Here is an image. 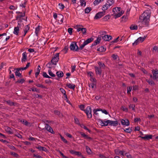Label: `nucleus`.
<instances>
[{"label":"nucleus","mask_w":158,"mask_h":158,"mask_svg":"<svg viewBox=\"0 0 158 158\" xmlns=\"http://www.w3.org/2000/svg\"><path fill=\"white\" fill-rule=\"evenodd\" d=\"M101 40V37H98L97 39L94 41V42L92 44V46H95L97 44H98L100 42Z\"/></svg>","instance_id":"16"},{"label":"nucleus","mask_w":158,"mask_h":158,"mask_svg":"<svg viewBox=\"0 0 158 158\" xmlns=\"http://www.w3.org/2000/svg\"><path fill=\"white\" fill-rule=\"evenodd\" d=\"M37 149H39L40 151H43L45 152H46L47 150L45 147H42L41 146H38V147H36Z\"/></svg>","instance_id":"22"},{"label":"nucleus","mask_w":158,"mask_h":158,"mask_svg":"<svg viewBox=\"0 0 158 158\" xmlns=\"http://www.w3.org/2000/svg\"><path fill=\"white\" fill-rule=\"evenodd\" d=\"M70 48L71 50L77 51H78V47L76 43H72L70 44Z\"/></svg>","instance_id":"8"},{"label":"nucleus","mask_w":158,"mask_h":158,"mask_svg":"<svg viewBox=\"0 0 158 158\" xmlns=\"http://www.w3.org/2000/svg\"><path fill=\"white\" fill-rule=\"evenodd\" d=\"M93 40V39L92 38H89L87 39L85 41L84 43L85 44V45H86L88 44L91 43Z\"/></svg>","instance_id":"24"},{"label":"nucleus","mask_w":158,"mask_h":158,"mask_svg":"<svg viewBox=\"0 0 158 158\" xmlns=\"http://www.w3.org/2000/svg\"><path fill=\"white\" fill-rule=\"evenodd\" d=\"M17 13H18L19 14L16 16V20H18V25L20 26V25H23V24L22 23V22L23 20H25V19L24 17L25 16V14L24 13H22L19 12H17Z\"/></svg>","instance_id":"3"},{"label":"nucleus","mask_w":158,"mask_h":158,"mask_svg":"<svg viewBox=\"0 0 158 158\" xmlns=\"http://www.w3.org/2000/svg\"><path fill=\"white\" fill-rule=\"evenodd\" d=\"M88 75L90 77L93 76V73L91 72H87Z\"/></svg>","instance_id":"52"},{"label":"nucleus","mask_w":158,"mask_h":158,"mask_svg":"<svg viewBox=\"0 0 158 158\" xmlns=\"http://www.w3.org/2000/svg\"><path fill=\"white\" fill-rule=\"evenodd\" d=\"M113 15L115 17V19L120 17L124 13V11L121 10V8L120 7H115L113 10Z\"/></svg>","instance_id":"2"},{"label":"nucleus","mask_w":158,"mask_h":158,"mask_svg":"<svg viewBox=\"0 0 158 158\" xmlns=\"http://www.w3.org/2000/svg\"><path fill=\"white\" fill-rule=\"evenodd\" d=\"M146 37L145 36L143 37H140L138 38V40H139L140 43H142L145 40Z\"/></svg>","instance_id":"31"},{"label":"nucleus","mask_w":158,"mask_h":158,"mask_svg":"<svg viewBox=\"0 0 158 158\" xmlns=\"http://www.w3.org/2000/svg\"><path fill=\"white\" fill-rule=\"evenodd\" d=\"M151 15V12L150 10H147L144 11L139 16V21L143 24H148L149 22Z\"/></svg>","instance_id":"1"},{"label":"nucleus","mask_w":158,"mask_h":158,"mask_svg":"<svg viewBox=\"0 0 158 158\" xmlns=\"http://www.w3.org/2000/svg\"><path fill=\"white\" fill-rule=\"evenodd\" d=\"M139 43H140V42H139V40H138V39H137L133 43L132 45H136Z\"/></svg>","instance_id":"42"},{"label":"nucleus","mask_w":158,"mask_h":158,"mask_svg":"<svg viewBox=\"0 0 158 158\" xmlns=\"http://www.w3.org/2000/svg\"><path fill=\"white\" fill-rule=\"evenodd\" d=\"M121 123L123 125L125 126H128L130 124L129 121L126 118L122 120Z\"/></svg>","instance_id":"11"},{"label":"nucleus","mask_w":158,"mask_h":158,"mask_svg":"<svg viewBox=\"0 0 158 158\" xmlns=\"http://www.w3.org/2000/svg\"><path fill=\"white\" fill-rule=\"evenodd\" d=\"M9 147L10 149L12 150L16 151V148L12 145H9Z\"/></svg>","instance_id":"55"},{"label":"nucleus","mask_w":158,"mask_h":158,"mask_svg":"<svg viewBox=\"0 0 158 158\" xmlns=\"http://www.w3.org/2000/svg\"><path fill=\"white\" fill-rule=\"evenodd\" d=\"M60 90L61 93H62L63 94L66 93L65 91L63 89L60 88Z\"/></svg>","instance_id":"60"},{"label":"nucleus","mask_w":158,"mask_h":158,"mask_svg":"<svg viewBox=\"0 0 158 158\" xmlns=\"http://www.w3.org/2000/svg\"><path fill=\"white\" fill-rule=\"evenodd\" d=\"M46 129L49 132L53 133H54L53 131L52 127L46 124L45 126Z\"/></svg>","instance_id":"20"},{"label":"nucleus","mask_w":158,"mask_h":158,"mask_svg":"<svg viewBox=\"0 0 158 158\" xmlns=\"http://www.w3.org/2000/svg\"><path fill=\"white\" fill-rule=\"evenodd\" d=\"M96 73L97 74L100 75L102 73V70L101 68L95 67Z\"/></svg>","instance_id":"17"},{"label":"nucleus","mask_w":158,"mask_h":158,"mask_svg":"<svg viewBox=\"0 0 158 158\" xmlns=\"http://www.w3.org/2000/svg\"><path fill=\"white\" fill-rule=\"evenodd\" d=\"M64 19V16L61 14H58V20L61 22H63V19Z\"/></svg>","instance_id":"23"},{"label":"nucleus","mask_w":158,"mask_h":158,"mask_svg":"<svg viewBox=\"0 0 158 158\" xmlns=\"http://www.w3.org/2000/svg\"><path fill=\"white\" fill-rule=\"evenodd\" d=\"M101 111H102V113L105 114H109L108 112L105 110H102L100 109Z\"/></svg>","instance_id":"49"},{"label":"nucleus","mask_w":158,"mask_h":158,"mask_svg":"<svg viewBox=\"0 0 158 158\" xmlns=\"http://www.w3.org/2000/svg\"><path fill=\"white\" fill-rule=\"evenodd\" d=\"M114 1L113 0H108L106 3L102 7V10L103 11L107 10L114 3Z\"/></svg>","instance_id":"4"},{"label":"nucleus","mask_w":158,"mask_h":158,"mask_svg":"<svg viewBox=\"0 0 158 158\" xmlns=\"http://www.w3.org/2000/svg\"><path fill=\"white\" fill-rule=\"evenodd\" d=\"M80 5L81 6H85L86 5V2L85 0H80Z\"/></svg>","instance_id":"29"},{"label":"nucleus","mask_w":158,"mask_h":158,"mask_svg":"<svg viewBox=\"0 0 158 158\" xmlns=\"http://www.w3.org/2000/svg\"><path fill=\"white\" fill-rule=\"evenodd\" d=\"M109 120L104 119L102 120L101 119H99L98 120V123L102 126H107L109 124Z\"/></svg>","instance_id":"6"},{"label":"nucleus","mask_w":158,"mask_h":158,"mask_svg":"<svg viewBox=\"0 0 158 158\" xmlns=\"http://www.w3.org/2000/svg\"><path fill=\"white\" fill-rule=\"evenodd\" d=\"M95 83H92L89 85V86L90 88H91L92 89L94 88L95 86Z\"/></svg>","instance_id":"39"},{"label":"nucleus","mask_w":158,"mask_h":158,"mask_svg":"<svg viewBox=\"0 0 158 158\" xmlns=\"http://www.w3.org/2000/svg\"><path fill=\"white\" fill-rule=\"evenodd\" d=\"M60 154L62 156V157L64 158H68V157L65 156L60 151H58Z\"/></svg>","instance_id":"62"},{"label":"nucleus","mask_w":158,"mask_h":158,"mask_svg":"<svg viewBox=\"0 0 158 158\" xmlns=\"http://www.w3.org/2000/svg\"><path fill=\"white\" fill-rule=\"evenodd\" d=\"M121 109L124 111L127 112L128 111V109L124 106H122Z\"/></svg>","instance_id":"50"},{"label":"nucleus","mask_w":158,"mask_h":158,"mask_svg":"<svg viewBox=\"0 0 158 158\" xmlns=\"http://www.w3.org/2000/svg\"><path fill=\"white\" fill-rule=\"evenodd\" d=\"M10 154L14 156H15V157H18V155L16 153H15L14 152H10Z\"/></svg>","instance_id":"51"},{"label":"nucleus","mask_w":158,"mask_h":158,"mask_svg":"<svg viewBox=\"0 0 158 158\" xmlns=\"http://www.w3.org/2000/svg\"><path fill=\"white\" fill-rule=\"evenodd\" d=\"M153 74V79L154 80H157L158 78V71L157 69L153 70L152 71Z\"/></svg>","instance_id":"10"},{"label":"nucleus","mask_w":158,"mask_h":158,"mask_svg":"<svg viewBox=\"0 0 158 158\" xmlns=\"http://www.w3.org/2000/svg\"><path fill=\"white\" fill-rule=\"evenodd\" d=\"M106 49L103 47H101L98 48V50L101 52H104Z\"/></svg>","instance_id":"37"},{"label":"nucleus","mask_w":158,"mask_h":158,"mask_svg":"<svg viewBox=\"0 0 158 158\" xmlns=\"http://www.w3.org/2000/svg\"><path fill=\"white\" fill-rule=\"evenodd\" d=\"M130 28L131 30H135L137 29L138 27L137 25L132 24L130 26Z\"/></svg>","instance_id":"28"},{"label":"nucleus","mask_w":158,"mask_h":158,"mask_svg":"<svg viewBox=\"0 0 158 158\" xmlns=\"http://www.w3.org/2000/svg\"><path fill=\"white\" fill-rule=\"evenodd\" d=\"M60 137L62 140L65 143H67V141L64 138V137L62 136L61 135H60Z\"/></svg>","instance_id":"48"},{"label":"nucleus","mask_w":158,"mask_h":158,"mask_svg":"<svg viewBox=\"0 0 158 158\" xmlns=\"http://www.w3.org/2000/svg\"><path fill=\"white\" fill-rule=\"evenodd\" d=\"M152 136L151 135H145L141 137V138L144 139L149 140L152 139Z\"/></svg>","instance_id":"15"},{"label":"nucleus","mask_w":158,"mask_h":158,"mask_svg":"<svg viewBox=\"0 0 158 158\" xmlns=\"http://www.w3.org/2000/svg\"><path fill=\"white\" fill-rule=\"evenodd\" d=\"M67 86L69 88L74 89L75 88V85L74 84L71 83H68L67 84Z\"/></svg>","instance_id":"27"},{"label":"nucleus","mask_w":158,"mask_h":158,"mask_svg":"<svg viewBox=\"0 0 158 158\" xmlns=\"http://www.w3.org/2000/svg\"><path fill=\"white\" fill-rule=\"evenodd\" d=\"M135 106L133 104H130L129 106V108L135 111Z\"/></svg>","instance_id":"40"},{"label":"nucleus","mask_w":158,"mask_h":158,"mask_svg":"<svg viewBox=\"0 0 158 158\" xmlns=\"http://www.w3.org/2000/svg\"><path fill=\"white\" fill-rule=\"evenodd\" d=\"M146 81L148 83V84L151 85H153L155 84L154 81L151 80H147Z\"/></svg>","instance_id":"30"},{"label":"nucleus","mask_w":158,"mask_h":158,"mask_svg":"<svg viewBox=\"0 0 158 158\" xmlns=\"http://www.w3.org/2000/svg\"><path fill=\"white\" fill-rule=\"evenodd\" d=\"M90 81L92 83H95L96 81L95 79L93 78V77H90Z\"/></svg>","instance_id":"57"},{"label":"nucleus","mask_w":158,"mask_h":158,"mask_svg":"<svg viewBox=\"0 0 158 158\" xmlns=\"http://www.w3.org/2000/svg\"><path fill=\"white\" fill-rule=\"evenodd\" d=\"M24 81H25V80L23 79L22 78V79H21L17 81L16 82L22 84L23 83Z\"/></svg>","instance_id":"43"},{"label":"nucleus","mask_w":158,"mask_h":158,"mask_svg":"<svg viewBox=\"0 0 158 158\" xmlns=\"http://www.w3.org/2000/svg\"><path fill=\"white\" fill-rule=\"evenodd\" d=\"M59 53H57L54 56L51 60V63L52 64L56 65L59 59Z\"/></svg>","instance_id":"5"},{"label":"nucleus","mask_w":158,"mask_h":158,"mask_svg":"<svg viewBox=\"0 0 158 158\" xmlns=\"http://www.w3.org/2000/svg\"><path fill=\"white\" fill-rule=\"evenodd\" d=\"M124 131L127 133H130L131 132V129L130 128H126L124 130Z\"/></svg>","instance_id":"47"},{"label":"nucleus","mask_w":158,"mask_h":158,"mask_svg":"<svg viewBox=\"0 0 158 158\" xmlns=\"http://www.w3.org/2000/svg\"><path fill=\"white\" fill-rule=\"evenodd\" d=\"M21 122H22L23 124L26 125L27 126L28 125V123L25 120H23L22 121H21Z\"/></svg>","instance_id":"53"},{"label":"nucleus","mask_w":158,"mask_h":158,"mask_svg":"<svg viewBox=\"0 0 158 158\" xmlns=\"http://www.w3.org/2000/svg\"><path fill=\"white\" fill-rule=\"evenodd\" d=\"M57 76L59 77H61L63 76V73L62 72L59 71L56 73Z\"/></svg>","instance_id":"26"},{"label":"nucleus","mask_w":158,"mask_h":158,"mask_svg":"<svg viewBox=\"0 0 158 158\" xmlns=\"http://www.w3.org/2000/svg\"><path fill=\"white\" fill-rule=\"evenodd\" d=\"M86 150L88 154H90L91 153V151L90 148L87 146L86 147Z\"/></svg>","instance_id":"34"},{"label":"nucleus","mask_w":158,"mask_h":158,"mask_svg":"<svg viewBox=\"0 0 158 158\" xmlns=\"http://www.w3.org/2000/svg\"><path fill=\"white\" fill-rule=\"evenodd\" d=\"M112 57L114 60H115L117 58L118 56L117 55L114 54L112 55Z\"/></svg>","instance_id":"58"},{"label":"nucleus","mask_w":158,"mask_h":158,"mask_svg":"<svg viewBox=\"0 0 158 158\" xmlns=\"http://www.w3.org/2000/svg\"><path fill=\"white\" fill-rule=\"evenodd\" d=\"M102 39L105 41H109L112 39V37L109 35H105L102 36Z\"/></svg>","instance_id":"13"},{"label":"nucleus","mask_w":158,"mask_h":158,"mask_svg":"<svg viewBox=\"0 0 158 158\" xmlns=\"http://www.w3.org/2000/svg\"><path fill=\"white\" fill-rule=\"evenodd\" d=\"M23 25H20V26H19L18 24V26L17 27H15L14 28V30L13 31V33L15 35H18L19 31V28L23 26Z\"/></svg>","instance_id":"12"},{"label":"nucleus","mask_w":158,"mask_h":158,"mask_svg":"<svg viewBox=\"0 0 158 158\" xmlns=\"http://www.w3.org/2000/svg\"><path fill=\"white\" fill-rule=\"evenodd\" d=\"M109 124L111 126H116L118 125V122L117 121H111L109 120Z\"/></svg>","instance_id":"14"},{"label":"nucleus","mask_w":158,"mask_h":158,"mask_svg":"<svg viewBox=\"0 0 158 158\" xmlns=\"http://www.w3.org/2000/svg\"><path fill=\"white\" fill-rule=\"evenodd\" d=\"M41 28V27H40V26L39 25H38L37 27L35 28V33L36 34V36H38V34L40 31Z\"/></svg>","instance_id":"21"},{"label":"nucleus","mask_w":158,"mask_h":158,"mask_svg":"<svg viewBox=\"0 0 158 158\" xmlns=\"http://www.w3.org/2000/svg\"><path fill=\"white\" fill-rule=\"evenodd\" d=\"M27 56L26 52H23L22 54V58L21 60L22 62H25L27 60Z\"/></svg>","instance_id":"18"},{"label":"nucleus","mask_w":158,"mask_h":158,"mask_svg":"<svg viewBox=\"0 0 158 158\" xmlns=\"http://www.w3.org/2000/svg\"><path fill=\"white\" fill-rule=\"evenodd\" d=\"M105 11L100 12L97 13L94 17V19H98L105 15Z\"/></svg>","instance_id":"9"},{"label":"nucleus","mask_w":158,"mask_h":158,"mask_svg":"<svg viewBox=\"0 0 158 158\" xmlns=\"http://www.w3.org/2000/svg\"><path fill=\"white\" fill-rule=\"evenodd\" d=\"M91 10L90 8L87 7L85 10V13H89Z\"/></svg>","instance_id":"35"},{"label":"nucleus","mask_w":158,"mask_h":158,"mask_svg":"<svg viewBox=\"0 0 158 158\" xmlns=\"http://www.w3.org/2000/svg\"><path fill=\"white\" fill-rule=\"evenodd\" d=\"M73 30V28H69L68 29V31L69 34L70 35H71L72 34Z\"/></svg>","instance_id":"45"},{"label":"nucleus","mask_w":158,"mask_h":158,"mask_svg":"<svg viewBox=\"0 0 158 158\" xmlns=\"http://www.w3.org/2000/svg\"><path fill=\"white\" fill-rule=\"evenodd\" d=\"M29 27L28 25H26L24 27V36L26 33H27V31L29 30Z\"/></svg>","instance_id":"25"},{"label":"nucleus","mask_w":158,"mask_h":158,"mask_svg":"<svg viewBox=\"0 0 158 158\" xmlns=\"http://www.w3.org/2000/svg\"><path fill=\"white\" fill-rule=\"evenodd\" d=\"M125 155L127 158H132L131 155L128 153H126Z\"/></svg>","instance_id":"64"},{"label":"nucleus","mask_w":158,"mask_h":158,"mask_svg":"<svg viewBox=\"0 0 158 158\" xmlns=\"http://www.w3.org/2000/svg\"><path fill=\"white\" fill-rule=\"evenodd\" d=\"M48 72L49 74L52 77H54L55 76V75L51 71L50 69L48 70Z\"/></svg>","instance_id":"32"},{"label":"nucleus","mask_w":158,"mask_h":158,"mask_svg":"<svg viewBox=\"0 0 158 158\" xmlns=\"http://www.w3.org/2000/svg\"><path fill=\"white\" fill-rule=\"evenodd\" d=\"M15 75L18 77H20L21 76V74L19 73V69H17V71L15 72Z\"/></svg>","instance_id":"44"},{"label":"nucleus","mask_w":158,"mask_h":158,"mask_svg":"<svg viewBox=\"0 0 158 158\" xmlns=\"http://www.w3.org/2000/svg\"><path fill=\"white\" fill-rule=\"evenodd\" d=\"M4 129L5 131L8 134H11L12 133V130L8 127H5Z\"/></svg>","instance_id":"19"},{"label":"nucleus","mask_w":158,"mask_h":158,"mask_svg":"<svg viewBox=\"0 0 158 158\" xmlns=\"http://www.w3.org/2000/svg\"><path fill=\"white\" fill-rule=\"evenodd\" d=\"M58 5L60 9H63L64 7V6L62 3H59Z\"/></svg>","instance_id":"46"},{"label":"nucleus","mask_w":158,"mask_h":158,"mask_svg":"<svg viewBox=\"0 0 158 158\" xmlns=\"http://www.w3.org/2000/svg\"><path fill=\"white\" fill-rule=\"evenodd\" d=\"M36 85L39 87H41L42 88L47 89V87L41 84H38Z\"/></svg>","instance_id":"36"},{"label":"nucleus","mask_w":158,"mask_h":158,"mask_svg":"<svg viewBox=\"0 0 158 158\" xmlns=\"http://www.w3.org/2000/svg\"><path fill=\"white\" fill-rule=\"evenodd\" d=\"M98 64L100 66V68H104L105 67V65L103 63H102L100 62H98Z\"/></svg>","instance_id":"38"},{"label":"nucleus","mask_w":158,"mask_h":158,"mask_svg":"<svg viewBox=\"0 0 158 158\" xmlns=\"http://www.w3.org/2000/svg\"><path fill=\"white\" fill-rule=\"evenodd\" d=\"M74 155H77L79 156H81V152H79L76 151Z\"/></svg>","instance_id":"61"},{"label":"nucleus","mask_w":158,"mask_h":158,"mask_svg":"<svg viewBox=\"0 0 158 158\" xmlns=\"http://www.w3.org/2000/svg\"><path fill=\"white\" fill-rule=\"evenodd\" d=\"M81 31L83 34H85L86 32V29L85 28H82Z\"/></svg>","instance_id":"59"},{"label":"nucleus","mask_w":158,"mask_h":158,"mask_svg":"<svg viewBox=\"0 0 158 158\" xmlns=\"http://www.w3.org/2000/svg\"><path fill=\"white\" fill-rule=\"evenodd\" d=\"M85 45H85V44L83 42V44L80 46V48L81 49H82Z\"/></svg>","instance_id":"63"},{"label":"nucleus","mask_w":158,"mask_h":158,"mask_svg":"<svg viewBox=\"0 0 158 158\" xmlns=\"http://www.w3.org/2000/svg\"><path fill=\"white\" fill-rule=\"evenodd\" d=\"M99 3L98 0H95L93 2L94 5L95 6L98 5Z\"/></svg>","instance_id":"56"},{"label":"nucleus","mask_w":158,"mask_h":158,"mask_svg":"<svg viewBox=\"0 0 158 158\" xmlns=\"http://www.w3.org/2000/svg\"><path fill=\"white\" fill-rule=\"evenodd\" d=\"M85 111L88 118H91L92 117V110L90 107L88 106L85 110Z\"/></svg>","instance_id":"7"},{"label":"nucleus","mask_w":158,"mask_h":158,"mask_svg":"<svg viewBox=\"0 0 158 158\" xmlns=\"http://www.w3.org/2000/svg\"><path fill=\"white\" fill-rule=\"evenodd\" d=\"M110 15H107L105 16L104 19H105L107 20L108 19H110Z\"/></svg>","instance_id":"54"},{"label":"nucleus","mask_w":158,"mask_h":158,"mask_svg":"<svg viewBox=\"0 0 158 158\" xmlns=\"http://www.w3.org/2000/svg\"><path fill=\"white\" fill-rule=\"evenodd\" d=\"M43 76L47 78H50L51 77H49L46 72H44L43 74Z\"/></svg>","instance_id":"41"},{"label":"nucleus","mask_w":158,"mask_h":158,"mask_svg":"<svg viewBox=\"0 0 158 158\" xmlns=\"http://www.w3.org/2000/svg\"><path fill=\"white\" fill-rule=\"evenodd\" d=\"M80 127L85 129V130H87L89 132H90V131L86 127L84 124H81L80 125Z\"/></svg>","instance_id":"33"}]
</instances>
